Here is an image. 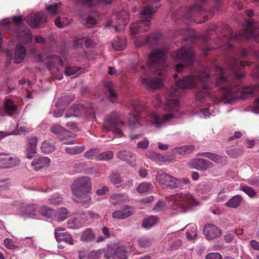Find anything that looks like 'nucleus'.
Here are the masks:
<instances>
[{
	"instance_id": "nucleus-1",
	"label": "nucleus",
	"mask_w": 259,
	"mask_h": 259,
	"mask_svg": "<svg viewBox=\"0 0 259 259\" xmlns=\"http://www.w3.org/2000/svg\"><path fill=\"white\" fill-rule=\"evenodd\" d=\"M238 61L237 58L232 57L226 62V67L233 73L235 82L228 80L219 66L214 65L211 69L202 67L196 74L185 76L177 81L169 91V96L178 97L183 95L184 89H199L200 92L196 95V101L208 105L201 111L205 117H209L218 111L216 107L219 103H230L234 100L244 99L259 91V85L238 87L245 74Z\"/></svg>"
},
{
	"instance_id": "nucleus-2",
	"label": "nucleus",
	"mask_w": 259,
	"mask_h": 259,
	"mask_svg": "<svg viewBox=\"0 0 259 259\" xmlns=\"http://www.w3.org/2000/svg\"><path fill=\"white\" fill-rule=\"evenodd\" d=\"M166 49H153L147 59V66L141 61L133 65L134 71H141V83L151 89L156 90L163 84L164 63Z\"/></svg>"
},
{
	"instance_id": "nucleus-3",
	"label": "nucleus",
	"mask_w": 259,
	"mask_h": 259,
	"mask_svg": "<svg viewBox=\"0 0 259 259\" xmlns=\"http://www.w3.org/2000/svg\"><path fill=\"white\" fill-rule=\"evenodd\" d=\"M219 10V2L213 7L212 9L208 12H206L201 6L195 5L190 7L181 8L178 11H176L172 14V18L175 20L183 19L186 20V23H188L189 21H192L193 17L198 16H203L205 21L207 19L211 17L215 12Z\"/></svg>"
},
{
	"instance_id": "nucleus-4",
	"label": "nucleus",
	"mask_w": 259,
	"mask_h": 259,
	"mask_svg": "<svg viewBox=\"0 0 259 259\" xmlns=\"http://www.w3.org/2000/svg\"><path fill=\"white\" fill-rule=\"evenodd\" d=\"M92 183L90 178L80 177L73 182L71 186L72 193L75 201L88 203L91 200Z\"/></svg>"
},
{
	"instance_id": "nucleus-5",
	"label": "nucleus",
	"mask_w": 259,
	"mask_h": 259,
	"mask_svg": "<svg viewBox=\"0 0 259 259\" xmlns=\"http://www.w3.org/2000/svg\"><path fill=\"white\" fill-rule=\"evenodd\" d=\"M157 9V7H152L149 5L141 7L140 13L142 19L133 23L130 26L133 38L137 34L150 29L151 20Z\"/></svg>"
},
{
	"instance_id": "nucleus-6",
	"label": "nucleus",
	"mask_w": 259,
	"mask_h": 259,
	"mask_svg": "<svg viewBox=\"0 0 259 259\" xmlns=\"http://www.w3.org/2000/svg\"><path fill=\"white\" fill-rule=\"evenodd\" d=\"M170 200L172 202V208L181 212H185L189 207L198 204L192 195L188 192L177 193L171 196Z\"/></svg>"
},
{
	"instance_id": "nucleus-7",
	"label": "nucleus",
	"mask_w": 259,
	"mask_h": 259,
	"mask_svg": "<svg viewBox=\"0 0 259 259\" xmlns=\"http://www.w3.org/2000/svg\"><path fill=\"white\" fill-rule=\"evenodd\" d=\"M177 114L167 113L160 117L155 112H151L146 117L147 125L153 126L155 128H160L163 127L164 123H167L174 118H178Z\"/></svg>"
},
{
	"instance_id": "nucleus-8",
	"label": "nucleus",
	"mask_w": 259,
	"mask_h": 259,
	"mask_svg": "<svg viewBox=\"0 0 259 259\" xmlns=\"http://www.w3.org/2000/svg\"><path fill=\"white\" fill-rule=\"evenodd\" d=\"M172 58L177 61H181L186 65H191L194 62L195 56L191 48L183 47L172 54Z\"/></svg>"
},
{
	"instance_id": "nucleus-9",
	"label": "nucleus",
	"mask_w": 259,
	"mask_h": 259,
	"mask_svg": "<svg viewBox=\"0 0 259 259\" xmlns=\"http://www.w3.org/2000/svg\"><path fill=\"white\" fill-rule=\"evenodd\" d=\"M130 250H132V248L127 250V248L123 246L114 244L107 246L104 255L107 258L112 257L114 259H126Z\"/></svg>"
},
{
	"instance_id": "nucleus-10",
	"label": "nucleus",
	"mask_w": 259,
	"mask_h": 259,
	"mask_svg": "<svg viewBox=\"0 0 259 259\" xmlns=\"http://www.w3.org/2000/svg\"><path fill=\"white\" fill-rule=\"evenodd\" d=\"M156 180L160 185L166 187L179 188L182 186V181L167 173L157 172L156 175Z\"/></svg>"
},
{
	"instance_id": "nucleus-11",
	"label": "nucleus",
	"mask_w": 259,
	"mask_h": 259,
	"mask_svg": "<svg viewBox=\"0 0 259 259\" xmlns=\"http://www.w3.org/2000/svg\"><path fill=\"white\" fill-rule=\"evenodd\" d=\"M254 36V40L259 43V28H257L251 19H248L246 21V27L241 32L236 35L238 38L249 39Z\"/></svg>"
},
{
	"instance_id": "nucleus-12",
	"label": "nucleus",
	"mask_w": 259,
	"mask_h": 259,
	"mask_svg": "<svg viewBox=\"0 0 259 259\" xmlns=\"http://www.w3.org/2000/svg\"><path fill=\"white\" fill-rule=\"evenodd\" d=\"M124 125V122L119 119L110 118L105 121L104 129L106 132L112 131L115 137L120 138L123 136L122 128Z\"/></svg>"
},
{
	"instance_id": "nucleus-13",
	"label": "nucleus",
	"mask_w": 259,
	"mask_h": 259,
	"mask_svg": "<svg viewBox=\"0 0 259 259\" xmlns=\"http://www.w3.org/2000/svg\"><path fill=\"white\" fill-rule=\"evenodd\" d=\"M84 116L88 119L92 118L94 116V111L92 109L87 110V107L82 105H78L71 107L65 114L66 118L74 116L78 117Z\"/></svg>"
},
{
	"instance_id": "nucleus-14",
	"label": "nucleus",
	"mask_w": 259,
	"mask_h": 259,
	"mask_svg": "<svg viewBox=\"0 0 259 259\" xmlns=\"http://www.w3.org/2000/svg\"><path fill=\"white\" fill-rule=\"evenodd\" d=\"M162 37L159 32H154L150 35H144L135 39L134 45L136 48L141 47L146 44L153 45L157 44Z\"/></svg>"
},
{
	"instance_id": "nucleus-15",
	"label": "nucleus",
	"mask_w": 259,
	"mask_h": 259,
	"mask_svg": "<svg viewBox=\"0 0 259 259\" xmlns=\"http://www.w3.org/2000/svg\"><path fill=\"white\" fill-rule=\"evenodd\" d=\"M50 131L56 135H59L64 132V136L61 138V142L63 144H73L75 142V135L71 132L65 130L59 124H54L51 127Z\"/></svg>"
},
{
	"instance_id": "nucleus-16",
	"label": "nucleus",
	"mask_w": 259,
	"mask_h": 259,
	"mask_svg": "<svg viewBox=\"0 0 259 259\" xmlns=\"http://www.w3.org/2000/svg\"><path fill=\"white\" fill-rule=\"evenodd\" d=\"M60 65L62 66L63 65V61L58 57L55 55H51L48 57L47 62V65L52 74L59 80L63 78V75L61 73L57 71V66Z\"/></svg>"
},
{
	"instance_id": "nucleus-17",
	"label": "nucleus",
	"mask_w": 259,
	"mask_h": 259,
	"mask_svg": "<svg viewBox=\"0 0 259 259\" xmlns=\"http://www.w3.org/2000/svg\"><path fill=\"white\" fill-rule=\"evenodd\" d=\"M27 23L33 28L38 27L40 24L47 22L46 15L42 12H38L35 15L29 14L25 19Z\"/></svg>"
},
{
	"instance_id": "nucleus-18",
	"label": "nucleus",
	"mask_w": 259,
	"mask_h": 259,
	"mask_svg": "<svg viewBox=\"0 0 259 259\" xmlns=\"http://www.w3.org/2000/svg\"><path fill=\"white\" fill-rule=\"evenodd\" d=\"M65 229L63 227H58L55 230V236L57 241H64L69 245L74 244V240L71 234L65 232Z\"/></svg>"
},
{
	"instance_id": "nucleus-19",
	"label": "nucleus",
	"mask_w": 259,
	"mask_h": 259,
	"mask_svg": "<svg viewBox=\"0 0 259 259\" xmlns=\"http://www.w3.org/2000/svg\"><path fill=\"white\" fill-rule=\"evenodd\" d=\"M189 165L192 168L202 171L206 170L213 166L212 163L202 158L194 159L189 162Z\"/></svg>"
},
{
	"instance_id": "nucleus-20",
	"label": "nucleus",
	"mask_w": 259,
	"mask_h": 259,
	"mask_svg": "<svg viewBox=\"0 0 259 259\" xmlns=\"http://www.w3.org/2000/svg\"><path fill=\"white\" fill-rule=\"evenodd\" d=\"M13 35L17 37L18 40L20 41L19 44L21 42L24 44H27L32 39V34L27 28H22V29L16 30L13 33Z\"/></svg>"
},
{
	"instance_id": "nucleus-21",
	"label": "nucleus",
	"mask_w": 259,
	"mask_h": 259,
	"mask_svg": "<svg viewBox=\"0 0 259 259\" xmlns=\"http://www.w3.org/2000/svg\"><path fill=\"white\" fill-rule=\"evenodd\" d=\"M221 230L215 225L207 224L203 228V234L208 240H212L221 235Z\"/></svg>"
},
{
	"instance_id": "nucleus-22",
	"label": "nucleus",
	"mask_w": 259,
	"mask_h": 259,
	"mask_svg": "<svg viewBox=\"0 0 259 259\" xmlns=\"http://www.w3.org/2000/svg\"><path fill=\"white\" fill-rule=\"evenodd\" d=\"M117 24L114 26V30L116 31H120L123 29L128 22L129 14L126 11H122L117 15Z\"/></svg>"
},
{
	"instance_id": "nucleus-23",
	"label": "nucleus",
	"mask_w": 259,
	"mask_h": 259,
	"mask_svg": "<svg viewBox=\"0 0 259 259\" xmlns=\"http://www.w3.org/2000/svg\"><path fill=\"white\" fill-rule=\"evenodd\" d=\"M134 212V208L128 205H125L122 208L114 211L112 213V217L117 219H124Z\"/></svg>"
},
{
	"instance_id": "nucleus-24",
	"label": "nucleus",
	"mask_w": 259,
	"mask_h": 259,
	"mask_svg": "<svg viewBox=\"0 0 259 259\" xmlns=\"http://www.w3.org/2000/svg\"><path fill=\"white\" fill-rule=\"evenodd\" d=\"M20 160L16 157L5 155L1 156V166L4 168H10L19 164Z\"/></svg>"
},
{
	"instance_id": "nucleus-25",
	"label": "nucleus",
	"mask_w": 259,
	"mask_h": 259,
	"mask_svg": "<svg viewBox=\"0 0 259 259\" xmlns=\"http://www.w3.org/2000/svg\"><path fill=\"white\" fill-rule=\"evenodd\" d=\"M26 52V49L24 46L20 44L17 45L14 50V62L17 64L22 62L25 57Z\"/></svg>"
},
{
	"instance_id": "nucleus-26",
	"label": "nucleus",
	"mask_w": 259,
	"mask_h": 259,
	"mask_svg": "<svg viewBox=\"0 0 259 259\" xmlns=\"http://www.w3.org/2000/svg\"><path fill=\"white\" fill-rule=\"evenodd\" d=\"M50 159L48 157L41 156L37 158H34L31 162V166L36 170H39L41 168L48 166L50 163Z\"/></svg>"
},
{
	"instance_id": "nucleus-27",
	"label": "nucleus",
	"mask_w": 259,
	"mask_h": 259,
	"mask_svg": "<svg viewBox=\"0 0 259 259\" xmlns=\"http://www.w3.org/2000/svg\"><path fill=\"white\" fill-rule=\"evenodd\" d=\"M80 219L76 217L75 220L70 219L68 221V227L70 229H76L82 227L86 222V217L84 213L80 214Z\"/></svg>"
},
{
	"instance_id": "nucleus-28",
	"label": "nucleus",
	"mask_w": 259,
	"mask_h": 259,
	"mask_svg": "<svg viewBox=\"0 0 259 259\" xmlns=\"http://www.w3.org/2000/svg\"><path fill=\"white\" fill-rule=\"evenodd\" d=\"M37 143V139L35 137H31L29 139L26 149V157L28 158H32L34 154L36 153Z\"/></svg>"
},
{
	"instance_id": "nucleus-29",
	"label": "nucleus",
	"mask_w": 259,
	"mask_h": 259,
	"mask_svg": "<svg viewBox=\"0 0 259 259\" xmlns=\"http://www.w3.org/2000/svg\"><path fill=\"white\" fill-rule=\"evenodd\" d=\"M67 97H62L59 98L56 104V108L54 111V116L56 117H61L64 112V107L69 102H66Z\"/></svg>"
},
{
	"instance_id": "nucleus-30",
	"label": "nucleus",
	"mask_w": 259,
	"mask_h": 259,
	"mask_svg": "<svg viewBox=\"0 0 259 259\" xmlns=\"http://www.w3.org/2000/svg\"><path fill=\"white\" fill-rule=\"evenodd\" d=\"M74 4L77 5H85L89 7H93L100 3L110 4L113 0H72Z\"/></svg>"
},
{
	"instance_id": "nucleus-31",
	"label": "nucleus",
	"mask_w": 259,
	"mask_h": 259,
	"mask_svg": "<svg viewBox=\"0 0 259 259\" xmlns=\"http://www.w3.org/2000/svg\"><path fill=\"white\" fill-rule=\"evenodd\" d=\"M225 27L227 28V31L229 34V36L228 37L224 35L221 38H219L217 40L218 43L219 44L218 48H221L222 46H225L227 49H230L231 48L232 45L229 44V42L230 40V39L232 38L233 34L232 33L231 29L228 27L227 26H225Z\"/></svg>"
},
{
	"instance_id": "nucleus-32",
	"label": "nucleus",
	"mask_w": 259,
	"mask_h": 259,
	"mask_svg": "<svg viewBox=\"0 0 259 259\" xmlns=\"http://www.w3.org/2000/svg\"><path fill=\"white\" fill-rule=\"evenodd\" d=\"M180 104L177 99H168L164 105L165 111H171L174 113L179 112Z\"/></svg>"
},
{
	"instance_id": "nucleus-33",
	"label": "nucleus",
	"mask_w": 259,
	"mask_h": 259,
	"mask_svg": "<svg viewBox=\"0 0 259 259\" xmlns=\"http://www.w3.org/2000/svg\"><path fill=\"white\" fill-rule=\"evenodd\" d=\"M135 154L126 150L120 151L117 154V156L118 158L126 161L133 166L135 165V163L133 162L131 159L135 157Z\"/></svg>"
},
{
	"instance_id": "nucleus-34",
	"label": "nucleus",
	"mask_w": 259,
	"mask_h": 259,
	"mask_svg": "<svg viewBox=\"0 0 259 259\" xmlns=\"http://www.w3.org/2000/svg\"><path fill=\"white\" fill-rule=\"evenodd\" d=\"M101 255V250H92L90 252L79 251L78 257L79 259H99Z\"/></svg>"
},
{
	"instance_id": "nucleus-35",
	"label": "nucleus",
	"mask_w": 259,
	"mask_h": 259,
	"mask_svg": "<svg viewBox=\"0 0 259 259\" xmlns=\"http://www.w3.org/2000/svg\"><path fill=\"white\" fill-rule=\"evenodd\" d=\"M128 125L132 130H135L143 125L141 122L140 116L133 113H129Z\"/></svg>"
},
{
	"instance_id": "nucleus-36",
	"label": "nucleus",
	"mask_w": 259,
	"mask_h": 259,
	"mask_svg": "<svg viewBox=\"0 0 259 259\" xmlns=\"http://www.w3.org/2000/svg\"><path fill=\"white\" fill-rule=\"evenodd\" d=\"M109 200L112 204L116 205L128 201V197L123 194H114L111 195Z\"/></svg>"
},
{
	"instance_id": "nucleus-37",
	"label": "nucleus",
	"mask_w": 259,
	"mask_h": 259,
	"mask_svg": "<svg viewBox=\"0 0 259 259\" xmlns=\"http://www.w3.org/2000/svg\"><path fill=\"white\" fill-rule=\"evenodd\" d=\"M20 121L19 120L18 123L16 124L17 130L12 132L0 131V140L3 138L11 135H16L21 132H29L28 128L25 126H19Z\"/></svg>"
},
{
	"instance_id": "nucleus-38",
	"label": "nucleus",
	"mask_w": 259,
	"mask_h": 259,
	"mask_svg": "<svg viewBox=\"0 0 259 259\" xmlns=\"http://www.w3.org/2000/svg\"><path fill=\"white\" fill-rule=\"evenodd\" d=\"M126 44V39L124 36L117 37L112 42V46L114 50L121 51L125 48Z\"/></svg>"
},
{
	"instance_id": "nucleus-39",
	"label": "nucleus",
	"mask_w": 259,
	"mask_h": 259,
	"mask_svg": "<svg viewBox=\"0 0 259 259\" xmlns=\"http://www.w3.org/2000/svg\"><path fill=\"white\" fill-rule=\"evenodd\" d=\"M194 148V146L192 145L176 147L172 150V153L175 154L180 155L188 154L193 151Z\"/></svg>"
},
{
	"instance_id": "nucleus-40",
	"label": "nucleus",
	"mask_w": 259,
	"mask_h": 259,
	"mask_svg": "<svg viewBox=\"0 0 259 259\" xmlns=\"http://www.w3.org/2000/svg\"><path fill=\"white\" fill-rule=\"evenodd\" d=\"M201 156L206 157L210 160L217 163H223V161H226V157L219 155L214 153L211 152H203L199 154Z\"/></svg>"
},
{
	"instance_id": "nucleus-41",
	"label": "nucleus",
	"mask_w": 259,
	"mask_h": 259,
	"mask_svg": "<svg viewBox=\"0 0 259 259\" xmlns=\"http://www.w3.org/2000/svg\"><path fill=\"white\" fill-rule=\"evenodd\" d=\"M201 156L206 157L210 160L217 163H223V161H226V157L219 155L214 153L211 152H203L199 154Z\"/></svg>"
},
{
	"instance_id": "nucleus-42",
	"label": "nucleus",
	"mask_w": 259,
	"mask_h": 259,
	"mask_svg": "<svg viewBox=\"0 0 259 259\" xmlns=\"http://www.w3.org/2000/svg\"><path fill=\"white\" fill-rule=\"evenodd\" d=\"M68 210L65 207H61L57 211L55 210L54 215L55 219L58 222H61L67 218Z\"/></svg>"
},
{
	"instance_id": "nucleus-43",
	"label": "nucleus",
	"mask_w": 259,
	"mask_h": 259,
	"mask_svg": "<svg viewBox=\"0 0 259 259\" xmlns=\"http://www.w3.org/2000/svg\"><path fill=\"white\" fill-rule=\"evenodd\" d=\"M37 205L35 204H30L21 208L23 211L22 215H29L34 216L37 212Z\"/></svg>"
},
{
	"instance_id": "nucleus-44",
	"label": "nucleus",
	"mask_w": 259,
	"mask_h": 259,
	"mask_svg": "<svg viewBox=\"0 0 259 259\" xmlns=\"http://www.w3.org/2000/svg\"><path fill=\"white\" fill-rule=\"evenodd\" d=\"M186 236L190 240H193L197 237V227L194 224H190L186 226Z\"/></svg>"
},
{
	"instance_id": "nucleus-45",
	"label": "nucleus",
	"mask_w": 259,
	"mask_h": 259,
	"mask_svg": "<svg viewBox=\"0 0 259 259\" xmlns=\"http://www.w3.org/2000/svg\"><path fill=\"white\" fill-rule=\"evenodd\" d=\"M158 219L156 216H151L145 218L142 223V226L147 229H150L153 227L157 222Z\"/></svg>"
},
{
	"instance_id": "nucleus-46",
	"label": "nucleus",
	"mask_w": 259,
	"mask_h": 259,
	"mask_svg": "<svg viewBox=\"0 0 259 259\" xmlns=\"http://www.w3.org/2000/svg\"><path fill=\"white\" fill-rule=\"evenodd\" d=\"M242 201V198L239 195H236L232 197L226 203L227 206L236 208L240 205Z\"/></svg>"
},
{
	"instance_id": "nucleus-47",
	"label": "nucleus",
	"mask_w": 259,
	"mask_h": 259,
	"mask_svg": "<svg viewBox=\"0 0 259 259\" xmlns=\"http://www.w3.org/2000/svg\"><path fill=\"white\" fill-rule=\"evenodd\" d=\"M153 189V186L149 182L141 183L137 188V191L140 194L148 192Z\"/></svg>"
},
{
	"instance_id": "nucleus-48",
	"label": "nucleus",
	"mask_w": 259,
	"mask_h": 259,
	"mask_svg": "<svg viewBox=\"0 0 259 259\" xmlns=\"http://www.w3.org/2000/svg\"><path fill=\"white\" fill-rule=\"evenodd\" d=\"M146 156L157 163L164 161V157L161 154L152 151H148L146 153Z\"/></svg>"
},
{
	"instance_id": "nucleus-49",
	"label": "nucleus",
	"mask_w": 259,
	"mask_h": 259,
	"mask_svg": "<svg viewBox=\"0 0 259 259\" xmlns=\"http://www.w3.org/2000/svg\"><path fill=\"white\" fill-rule=\"evenodd\" d=\"M95 237V234L93 230L90 228H88L82 233L80 237V240L82 241L89 242L93 240Z\"/></svg>"
},
{
	"instance_id": "nucleus-50",
	"label": "nucleus",
	"mask_w": 259,
	"mask_h": 259,
	"mask_svg": "<svg viewBox=\"0 0 259 259\" xmlns=\"http://www.w3.org/2000/svg\"><path fill=\"white\" fill-rule=\"evenodd\" d=\"M109 179L112 184L117 185V187H118L123 182L120 175L118 173L115 172H112L110 174Z\"/></svg>"
},
{
	"instance_id": "nucleus-51",
	"label": "nucleus",
	"mask_w": 259,
	"mask_h": 259,
	"mask_svg": "<svg viewBox=\"0 0 259 259\" xmlns=\"http://www.w3.org/2000/svg\"><path fill=\"white\" fill-rule=\"evenodd\" d=\"M39 213L46 218H51L54 216L55 210L46 205L42 206L39 209Z\"/></svg>"
},
{
	"instance_id": "nucleus-52",
	"label": "nucleus",
	"mask_w": 259,
	"mask_h": 259,
	"mask_svg": "<svg viewBox=\"0 0 259 259\" xmlns=\"http://www.w3.org/2000/svg\"><path fill=\"white\" fill-rule=\"evenodd\" d=\"M70 23V20L64 17H59L55 20V25L60 28L67 26L69 25Z\"/></svg>"
},
{
	"instance_id": "nucleus-53",
	"label": "nucleus",
	"mask_w": 259,
	"mask_h": 259,
	"mask_svg": "<svg viewBox=\"0 0 259 259\" xmlns=\"http://www.w3.org/2000/svg\"><path fill=\"white\" fill-rule=\"evenodd\" d=\"M81 68L77 66L68 67L65 71V74L68 76L75 77L80 73Z\"/></svg>"
},
{
	"instance_id": "nucleus-54",
	"label": "nucleus",
	"mask_w": 259,
	"mask_h": 259,
	"mask_svg": "<svg viewBox=\"0 0 259 259\" xmlns=\"http://www.w3.org/2000/svg\"><path fill=\"white\" fill-rule=\"evenodd\" d=\"M55 146L48 141H45L41 144V149L42 152L49 154L55 150Z\"/></svg>"
},
{
	"instance_id": "nucleus-55",
	"label": "nucleus",
	"mask_w": 259,
	"mask_h": 259,
	"mask_svg": "<svg viewBox=\"0 0 259 259\" xmlns=\"http://www.w3.org/2000/svg\"><path fill=\"white\" fill-rule=\"evenodd\" d=\"M84 150V147L82 145L68 147L65 148L66 152L71 154H77Z\"/></svg>"
},
{
	"instance_id": "nucleus-56",
	"label": "nucleus",
	"mask_w": 259,
	"mask_h": 259,
	"mask_svg": "<svg viewBox=\"0 0 259 259\" xmlns=\"http://www.w3.org/2000/svg\"><path fill=\"white\" fill-rule=\"evenodd\" d=\"M138 243L140 247L146 248L151 245L152 240L148 237L143 236L138 239Z\"/></svg>"
},
{
	"instance_id": "nucleus-57",
	"label": "nucleus",
	"mask_w": 259,
	"mask_h": 259,
	"mask_svg": "<svg viewBox=\"0 0 259 259\" xmlns=\"http://www.w3.org/2000/svg\"><path fill=\"white\" fill-rule=\"evenodd\" d=\"M240 190L250 197H253L256 194V192L253 188L244 184H241L240 185Z\"/></svg>"
},
{
	"instance_id": "nucleus-58",
	"label": "nucleus",
	"mask_w": 259,
	"mask_h": 259,
	"mask_svg": "<svg viewBox=\"0 0 259 259\" xmlns=\"http://www.w3.org/2000/svg\"><path fill=\"white\" fill-rule=\"evenodd\" d=\"M227 153L233 157L239 156L243 153V150L239 148H228Z\"/></svg>"
},
{
	"instance_id": "nucleus-59",
	"label": "nucleus",
	"mask_w": 259,
	"mask_h": 259,
	"mask_svg": "<svg viewBox=\"0 0 259 259\" xmlns=\"http://www.w3.org/2000/svg\"><path fill=\"white\" fill-rule=\"evenodd\" d=\"M61 3H53L51 5H46V9L47 11L51 14L55 15L59 13V10L58 9L59 6L61 5Z\"/></svg>"
},
{
	"instance_id": "nucleus-60",
	"label": "nucleus",
	"mask_w": 259,
	"mask_h": 259,
	"mask_svg": "<svg viewBox=\"0 0 259 259\" xmlns=\"http://www.w3.org/2000/svg\"><path fill=\"white\" fill-rule=\"evenodd\" d=\"M4 243L5 247L10 250H14L18 248V246L15 243L12 239L10 238L5 239Z\"/></svg>"
},
{
	"instance_id": "nucleus-61",
	"label": "nucleus",
	"mask_w": 259,
	"mask_h": 259,
	"mask_svg": "<svg viewBox=\"0 0 259 259\" xmlns=\"http://www.w3.org/2000/svg\"><path fill=\"white\" fill-rule=\"evenodd\" d=\"M113 157V152L111 151L102 152L98 156V158L100 160H109Z\"/></svg>"
},
{
	"instance_id": "nucleus-62",
	"label": "nucleus",
	"mask_w": 259,
	"mask_h": 259,
	"mask_svg": "<svg viewBox=\"0 0 259 259\" xmlns=\"http://www.w3.org/2000/svg\"><path fill=\"white\" fill-rule=\"evenodd\" d=\"M50 203L54 204H60L62 202V198L58 194L51 196L49 199Z\"/></svg>"
},
{
	"instance_id": "nucleus-63",
	"label": "nucleus",
	"mask_w": 259,
	"mask_h": 259,
	"mask_svg": "<svg viewBox=\"0 0 259 259\" xmlns=\"http://www.w3.org/2000/svg\"><path fill=\"white\" fill-rule=\"evenodd\" d=\"M178 33L180 34V35L182 36L183 38L185 40H187L188 39L193 36L191 34V30L189 29L187 30H181L179 31V32H177V34Z\"/></svg>"
},
{
	"instance_id": "nucleus-64",
	"label": "nucleus",
	"mask_w": 259,
	"mask_h": 259,
	"mask_svg": "<svg viewBox=\"0 0 259 259\" xmlns=\"http://www.w3.org/2000/svg\"><path fill=\"white\" fill-rule=\"evenodd\" d=\"M166 208V205L165 203L162 201H159L153 208V210L155 212H158L165 210Z\"/></svg>"
}]
</instances>
